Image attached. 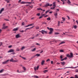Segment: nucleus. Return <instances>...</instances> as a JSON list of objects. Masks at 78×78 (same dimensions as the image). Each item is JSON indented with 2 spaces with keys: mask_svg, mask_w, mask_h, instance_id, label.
Segmentation results:
<instances>
[{
  "mask_svg": "<svg viewBox=\"0 0 78 78\" xmlns=\"http://www.w3.org/2000/svg\"><path fill=\"white\" fill-rule=\"evenodd\" d=\"M67 56L70 58H72L73 57V54L72 53H71L70 54V55L69 54H68L67 55Z\"/></svg>",
  "mask_w": 78,
  "mask_h": 78,
  "instance_id": "nucleus-1",
  "label": "nucleus"
},
{
  "mask_svg": "<svg viewBox=\"0 0 78 78\" xmlns=\"http://www.w3.org/2000/svg\"><path fill=\"white\" fill-rule=\"evenodd\" d=\"M41 33L42 34H44V33H45V34H47V31L44 30H41Z\"/></svg>",
  "mask_w": 78,
  "mask_h": 78,
  "instance_id": "nucleus-2",
  "label": "nucleus"
},
{
  "mask_svg": "<svg viewBox=\"0 0 78 78\" xmlns=\"http://www.w3.org/2000/svg\"><path fill=\"white\" fill-rule=\"evenodd\" d=\"M9 59L6 61H5V62H2V64H7V63H8V62H9Z\"/></svg>",
  "mask_w": 78,
  "mask_h": 78,
  "instance_id": "nucleus-3",
  "label": "nucleus"
},
{
  "mask_svg": "<svg viewBox=\"0 0 78 78\" xmlns=\"http://www.w3.org/2000/svg\"><path fill=\"white\" fill-rule=\"evenodd\" d=\"M52 6V4L50 5L49 3H48L46 4V5H44L45 7H47V6Z\"/></svg>",
  "mask_w": 78,
  "mask_h": 78,
  "instance_id": "nucleus-4",
  "label": "nucleus"
},
{
  "mask_svg": "<svg viewBox=\"0 0 78 78\" xmlns=\"http://www.w3.org/2000/svg\"><path fill=\"white\" fill-rule=\"evenodd\" d=\"M20 37H21V36L20 35V34H18L16 35V38H19Z\"/></svg>",
  "mask_w": 78,
  "mask_h": 78,
  "instance_id": "nucleus-5",
  "label": "nucleus"
},
{
  "mask_svg": "<svg viewBox=\"0 0 78 78\" xmlns=\"http://www.w3.org/2000/svg\"><path fill=\"white\" fill-rule=\"evenodd\" d=\"M14 51L13 50V49H11L9 50V51H8V53H11L12 52H14Z\"/></svg>",
  "mask_w": 78,
  "mask_h": 78,
  "instance_id": "nucleus-6",
  "label": "nucleus"
},
{
  "mask_svg": "<svg viewBox=\"0 0 78 78\" xmlns=\"http://www.w3.org/2000/svg\"><path fill=\"white\" fill-rule=\"evenodd\" d=\"M78 66H76V67H66L65 68V69H67V68H70L71 69H74V68H77V67H78Z\"/></svg>",
  "mask_w": 78,
  "mask_h": 78,
  "instance_id": "nucleus-7",
  "label": "nucleus"
},
{
  "mask_svg": "<svg viewBox=\"0 0 78 78\" xmlns=\"http://www.w3.org/2000/svg\"><path fill=\"white\" fill-rule=\"evenodd\" d=\"M54 16L56 18H57V16H58V13L57 12H55Z\"/></svg>",
  "mask_w": 78,
  "mask_h": 78,
  "instance_id": "nucleus-8",
  "label": "nucleus"
},
{
  "mask_svg": "<svg viewBox=\"0 0 78 78\" xmlns=\"http://www.w3.org/2000/svg\"><path fill=\"white\" fill-rule=\"evenodd\" d=\"M41 56V54H36L35 55V56H34V58L35 57V56H37V57H39V56Z\"/></svg>",
  "mask_w": 78,
  "mask_h": 78,
  "instance_id": "nucleus-9",
  "label": "nucleus"
},
{
  "mask_svg": "<svg viewBox=\"0 0 78 78\" xmlns=\"http://www.w3.org/2000/svg\"><path fill=\"white\" fill-rule=\"evenodd\" d=\"M33 27H34V26L32 27H31L28 28H26L25 30V32H26V30H30V29H31V28H33Z\"/></svg>",
  "mask_w": 78,
  "mask_h": 78,
  "instance_id": "nucleus-10",
  "label": "nucleus"
},
{
  "mask_svg": "<svg viewBox=\"0 0 78 78\" xmlns=\"http://www.w3.org/2000/svg\"><path fill=\"white\" fill-rule=\"evenodd\" d=\"M39 66H38L37 67H35L34 69L35 70H38L39 69Z\"/></svg>",
  "mask_w": 78,
  "mask_h": 78,
  "instance_id": "nucleus-11",
  "label": "nucleus"
},
{
  "mask_svg": "<svg viewBox=\"0 0 78 78\" xmlns=\"http://www.w3.org/2000/svg\"><path fill=\"white\" fill-rule=\"evenodd\" d=\"M44 62H45V61L44 60H42L41 63V65H44Z\"/></svg>",
  "mask_w": 78,
  "mask_h": 78,
  "instance_id": "nucleus-12",
  "label": "nucleus"
},
{
  "mask_svg": "<svg viewBox=\"0 0 78 78\" xmlns=\"http://www.w3.org/2000/svg\"><path fill=\"white\" fill-rule=\"evenodd\" d=\"M3 11H4V8H3L0 11V14H1Z\"/></svg>",
  "mask_w": 78,
  "mask_h": 78,
  "instance_id": "nucleus-13",
  "label": "nucleus"
},
{
  "mask_svg": "<svg viewBox=\"0 0 78 78\" xmlns=\"http://www.w3.org/2000/svg\"><path fill=\"white\" fill-rule=\"evenodd\" d=\"M36 48H34V49L31 50L32 51H36Z\"/></svg>",
  "mask_w": 78,
  "mask_h": 78,
  "instance_id": "nucleus-14",
  "label": "nucleus"
},
{
  "mask_svg": "<svg viewBox=\"0 0 78 78\" xmlns=\"http://www.w3.org/2000/svg\"><path fill=\"white\" fill-rule=\"evenodd\" d=\"M53 6L55 7H56V2H53Z\"/></svg>",
  "mask_w": 78,
  "mask_h": 78,
  "instance_id": "nucleus-15",
  "label": "nucleus"
},
{
  "mask_svg": "<svg viewBox=\"0 0 78 78\" xmlns=\"http://www.w3.org/2000/svg\"><path fill=\"white\" fill-rule=\"evenodd\" d=\"M49 30L50 31H51L52 32H53V29L52 28H50L49 29Z\"/></svg>",
  "mask_w": 78,
  "mask_h": 78,
  "instance_id": "nucleus-16",
  "label": "nucleus"
},
{
  "mask_svg": "<svg viewBox=\"0 0 78 78\" xmlns=\"http://www.w3.org/2000/svg\"><path fill=\"white\" fill-rule=\"evenodd\" d=\"M7 28H8V26H3V27L2 28V29H6Z\"/></svg>",
  "mask_w": 78,
  "mask_h": 78,
  "instance_id": "nucleus-17",
  "label": "nucleus"
},
{
  "mask_svg": "<svg viewBox=\"0 0 78 78\" xmlns=\"http://www.w3.org/2000/svg\"><path fill=\"white\" fill-rule=\"evenodd\" d=\"M17 30H18V28H15L13 30V31H17Z\"/></svg>",
  "mask_w": 78,
  "mask_h": 78,
  "instance_id": "nucleus-18",
  "label": "nucleus"
},
{
  "mask_svg": "<svg viewBox=\"0 0 78 78\" xmlns=\"http://www.w3.org/2000/svg\"><path fill=\"white\" fill-rule=\"evenodd\" d=\"M26 2H25L24 1H23L21 2H20L21 4H26Z\"/></svg>",
  "mask_w": 78,
  "mask_h": 78,
  "instance_id": "nucleus-19",
  "label": "nucleus"
},
{
  "mask_svg": "<svg viewBox=\"0 0 78 78\" xmlns=\"http://www.w3.org/2000/svg\"><path fill=\"white\" fill-rule=\"evenodd\" d=\"M61 64H62V66H64L65 64V62H61Z\"/></svg>",
  "mask_w": 78,
  "mask_h": 78,
  "instance_id": "nucleus-20",
  "label": "nucleus"
},
{
  "mask_svg": "<svg viewBox=\"0 0 78 78\" xmlns=\"http://www.w3.org/2000/svg\"><path fill=\"white\" fill-rule=\"evenodd\" d=\"M37 10L39 11V10H41V11H43L42 9H41V8H38L37 9Z\"/></svg>",
  "mask_w": 78,
  "mask_h": 78,
  "instance_id": "nucleus-21",
  "label": "nucleus"
},
{
  "mask_svg": "<svg viewBox=\"0 0 78 78\" xmlns=\"http://www.w3.org/2000/svg\"><path fill=\"white\" fill-rule=\"evenodd\" d=\"M32 77H35V78H39V77H38V76L36 75H34L33 76H32Z\"/></svg>",
  "mask_w": 78,
  "mask_h": 78,
  "instance_id": "nucleus-22",
  "label": "nucleus"
},
{
  "mask_svg": "<svg viewBox=\"0 0 78 78\" xmlns=\"http://www.w3.org/2000/svg\"><path fill=\"white\" fill-rule=\"evenodd\" d=\"M10 62H13L14 61V59H13V58H12L10 60Z\"/></svg>",
  "mask_w": 78,
  "mask_h": 78,
  "instance_id": "nucleus-23",
  "label": "nucleus"
},
{
  "mask_svg": "<svg viewBox=\"0 0 78 78\" xmlns=\"http://www.w3.org/2000/svg\"><path fill=\"white\" fill-rule=\"evenodd\" d=\"M13 62H18V60H13Z\"/></svg>",
  "mask_w": 78,
  "mask_h": 78,
  "instance_id": "nucleus-24",
  "label": "nucleus"
},
{
  "mask_svg": "<svg viewBox=\"0 0 78 78\" xmlns=\"http://www.w3.org/2000/svg\"><path fill=\"white\" fill-rule=\"evenodd\" d=\"M25 47L23 46L22 47V48H21V50H23V49H25Z\"/></svg>",
  "mask_w": 78,
  "mask_h": 78,
  "instance_id": "nucleus-25",
  "label": "nucleus"
},
{
  "mask_svg": "<svg viewBox=\"0 0 78 78\" xmlns=\"http://www.w3.org/2000/svg\"><path fill=\"white\" fill-rule=\"evenodd\" d=\"M64 43H65V42L62 41L59 44V45H61V44H64Z\"/></svg>",
  "mask_w": 78,
  "mask_h": 78,
  "instance_id": "nucleus-26",
  "label": "nucleus"
},
{
  "mask_svg": "<svg viewBox=\"0 0 78 78\" xmlns=\"http://www.w3.org/2000/svg\"><path fill=\"white\" fill-rule=\"evenodd\" d=\"M65 1H66V0H65ZM68 2H67V3H71V2H70V1L69 0H67Z\"/></svg>",
  "mask_w": 78,
  "mask_h": 78,
  "instance_id": "nucleus-27",
  "label": "nucleus"
},
{
  "mask_svg": "<svg viewBox=\"0 0 78 78\" xmlns=\"http://www.w3.org/2000/svg\"><path fill=\"white\" fill-rule=\"evenodd\" d=\"M48 72V70H45L43 71V72L44 73H46V72Z\"/></svg>",
  "mask_w": 78,
  "mask_h": 78,
  "instance_id": "nucleus-28",
  "label": "nucleus"
},
{
  "mask_svg": "<svg viewBox=\"0 0 78 78\" xmlns=\"http://www.w3.org/2000/svg\"><path fill=\"white\" fill-rule=\"evenodd\" d=\"M51 19L50 17H48L47 18V20L48 21L50 20Z\"/></svg>",
  "mask_w": 78,
  "mask_h": 78,
  "instance_id": "nucleus-29",
  "label": "nucleus"
},
{
  "mask_svg": "<svg viewBox=\"0 0 78 78\" xmlns=\"http://www.w3.org/2000/svg\"><path fill=\"white\" fill-rule=\"evenodd\" d=\"M55 7H53L51 8V9H55Z\"/></svg>",
  "mask_w": 78,
  "mask_h": 78,
  "instance_id": "nucleus-30",
  "label": "nucleus"
},
{
  "mask_svg": "<svg viewBox=\"0 0 78 78\" xmlns=\"http://www.w3.org/2000/svg\"><path fill=\"white\" fill-rule=\"evenodd\" d=\"M4 69H2L1 70H0V73H2L3 72Z\"/></svg>",
  "mask_w": 78,
  "mask_h": 78,
  "instance_id": "nucleus-31",
  "label": "nucleus"
},
{
  "mask_svg": "<svg viewBox=\"0 0 78 78\" xmlns=\"http://www.w3.org/2000/svg\"><path fill=\"white\" fill-rule=\"evenodd\" d=\"M23 69L24 70H26V68L25 67H23Z\"/></svg>",
  "mask_w": 78,
  "mask_h": 78,
  "instance_id": "nucleus-32",
  "label": "nucleus"
},
{
  "mask_svg": "<svg viewBox=\"0 0 78 78\" xmlns=\"http://www.w3.org/2000/svg\"><path fill=\"white\" fill-rule=\"evenodd\" d=\"M56 12H57L58 11H59V9H56Z\"/></svg>",
  "mask_w": 78,
  "mask_h": 78,
  "instance_id": "nucleus-33",
  "label": "nucleus"
},
{
  "mask_svg": "<svg viewBox=\"0 0 78 78\" xmlns=\"http://www.w3.org/2000/svg\"><path fill=\"white\" fill-rule=\"evenodd\" d=\"M62 19H63V20H62L63 21H65V20H66L65 19V18L64 17H62Z\"/></svg>",
  "mask_w": 78,
  "mask_h": 78,
  "instance_id": "nucleus-34",
  "label": "nucleus"
},
{
  "mask_svg": "<svg viewBox=\"0 0 78 78\" xmlns=\"http://www.w3.org/2000/svg\"><path fill=\"white\" fill-rule=\"evenodd\" d=\"M36 30H39V27L37 26L36 27Z\"/></svg>",
  "mask_w": 78,
  "mask_h": 78,
  "instance_id": "nucleus-35",
  "label": "nucleus"
},
{
  "mask_svg": "<svg viewBox=\"0 0 78 78\" xmlns=\"http://www.w3.org/2000/svg\"><path fill=\"white\" fill-rule=\"evenodd\" d=\"M59 34V33L56 32V33L55 34L56 35H58V34Z\"/></svg>",
  "mask_w": 78,
  "mask_h": 78,
  "instance_id": "nucleus-36",
  "label": "nucleus"
},
{
  "mask_svg": "<svg viewBox=\"0 0 78 78\" xmlns=\"http://www.w3.org/2000/svg\"><path fill=\"white\" fill-rule=\"evenodd\" d=\"M53 33V32H51V31H50V32H49V34H51Z\"/></svg>",
  "mask_w": 78,
  "mask_h": 78,
  "instance_id": "nucleus-37",
  "label": "nucleus"
},
{
  "mask_svg": "<svg viewBox=\"0 0 78 78\" xmlns=\"http://www.w3.org/2000/svg\"><path fill=\"white\" fill-rule=\"evenodd\" d=\"M64 69H62V68H61V69H57V70H63Z\"/></svg>",
  "mask_w": 78,
  "mask_h": 78,
  "instance_id": "nucleus-38",
  "label": "nucleus"
},
{
  "mask_svg": "<svg viewBox=\"0 0 78 78\" xmlns=\"http://www.w3.org/2000/svg\"><path fill=\"white\" fill-rule=\"evenodd\" d=\"M16 51H20V49H19V48H17L16 49Z\"/></svg>",
  "mask_w": 78,
  "mask_h": 78,
  "instance_id": "nucleus-39",
  "label": "nucleus"
},
{
  "mask_svg": "<svg viewBox=\"0 0 78 78\" xmlns=\"http://www.w3.org/2000/svg\"><path fill=\"white\" fill-rule=\"evenodd\" d=\"M74 27L75 29H76V28H77V26L75 25L74 26Z\"/></svg>",
  "mask_w": 78,
  "mask_h": 78,
  "instance_id": "nucleus-40",
  "label": "nucleus"
},
{
  "mask_svg": "<svg viewBox=\"0 0 78 78\" xmlns=\"http://www.w3.org/2000/svg\"><path fill=\"white\" fill-rule=\"evenodd\" d=\"M17 72L18 73H22V72H21V71L19 72V70H17Z\"/></svg>",
  "mask_w": 78,
  "mask_h": 78,
  "instance_id": "nucleus-41",
  "label": "nucleus"
},
{
  "mask_svg": "<svg viewBox=\"0 0 78 78\" xmlns=\"http://www.w3.org/2000/svg\"><path fill=\"white\" fill-rule=\"evenodd\" d=\"M20 32L21 33H23L24 32V31H23V30H21L20 31Z\"/></svg>",
  "mask_w": 78,
  "mask_h": 78,
  "instance_id": "nucleus-42",
  "label": "nucleus"
},
{
  "mask_svg": "<svg viewBox=\"0 0 78 78\" xmlns=\"http://www.w3.org/2000/svg\"><path fill=\"white\" fill-rule=\"evenodd\" d=\"M60 52H64V51L63 50H60Z\"/></svg>",
  "mask_w": 78,
  "mask_h": 78,
  "instance_id": "nucleus-43",
  "label": "nucleus"
},
{
  "mask_svg": "<svg viewBox=\"0 0 78 78\" xmlns=\"http://www.w3.org/2000/svg\"><path fill=\"white\" fill-rule=\"evenodd\" d=\"M75 78H78V76H77V75H76L75 76Z\"/></svg>",
  "mask_w": 78,
  "mask_h": 78,
  "instance_id": "nucleus-44",
  "label": "nucleus"
},
{
  "mask_svg": "<svg viewBox=\"0 0 78 78\" xmlns=\"http://www.w3.org/2000/svg\"><path fill=\"white\" fill-rule=\"evenodd\" d=\"M34 25V24H30V25H29V26H32V25Z\"/></svg>",
  "mask_w": 78,
  "mask_h": 78,
  "instance_id": "nucleus-45",
  "label": "nucleus"
},
{
  "mask_svg": "<svg viewBox=\"0 0 78 78\" xmlns=\"http://www.w3.org/2000/svg\"><path fill=\"white\" fill-rule=\"evenodd\" d=\"M29 2H26V4H29Z\"/></svg>",
  "mask_w": 78,
  "mask_h": 78,
  "instance_id": "nucleus-46",
  "label": "nucleus"
},
{
  "mask_svg": "<svg viewBox=\"0 0 78 78\" xmlns=\"http://www.w3.org/2000/svg\"><path fill=\"white\" fill-rule=\"evenodd\" d=\"M44 51H41L40 52V53H43V52Z\"/></svg>",
  "mask_w": 78,
  "mask_h": 78,
  "instance_id": "nucleus-47",
  "label": "nucleus"
},
{
  "mask_svg": "<svg viewBox=\"0 0 78 78\" xmlns=\"http://www.w3.org/2000/svg\"><path fill=\"white\" fill-rule=\"evenodd\" d=\"M76 72H78V69H76Z\"/></svg>",
  "mask_w": 78,
  "mask_h": 78,
  "instance_id": "nucleus-48",
  "label": "nucleus"
},
{
  "mask_svg": "<svg viewBox=\"0 0 78 78\" xmlns=\"http://www.w3.org/2000/svg\"><path fill=\"white\" fill-rule=\"evenodd\" d=\"M50 60L49 59H48L47 60V62H48V61H50Z\"/></svg>",
  "mask_w": 78,
  "mask_h": 78,
  "instance_id": "nucleus-49",
  "label": "nucleus"
},
{
  "mask_svg": "<svg viewBox=\"0 0 78 78\" xmlns=\"http://www.w3.org/2000/svg\"><path fill=\"white\" fill-rule=\"evenodd\" d=\"M67 17L68 18V19H70V17H69V16H67Z\"/></svg>",
  "mask_w": 78,
  "mask_h": 78,
  "instance_id": "nucleus-50",
  "label": "nucleus"
},
{
  "mask_svg": "<svg viewBox=\"0 0 78 78\" xmlns=\"http://www.w3.org/2000/svg\"><path fill=\"white\" fill-rule=\"evenodd\" d=\"M21 58H23V59H26V58H24L23 57H21Z\"/></svg>",
  "mask_w": 78,
  "mask_h": 78,
  "instance_id": "nucleus-51",
  "label": "nucleus"
},
{
  "mask_svg": "<svg viewBox=\"0 0 78 78\" xmlns=\"http://www.w3.org/2000/svg\"><path fill=\"white\" fill-rule=\"evenodd\" d=\"M37 16H40V13H38L37 14Z\"/></svg>",
  "mask_w": 78,
  "mask_h": 78,
  "instance_id": "nucleus-52",
  "label": "nucleus"
},
{
  "mask_svg": "<svg viewBox=\"0 0 78 78\" xmlns=\"http://www.w3.org/2000/svg\"><path fill=\"white\" fill-rule=\"evenodd\" d=\"M61 59H62V55H60Z\"/></svg>",
  "mask_w": 78,
  "mask_h": 78,
  "instance_id": "nucleus-53",
  "label": "nucleus"
},
{
  "mask_svg": "<svg viewBox=\"0 0 78 78\" xmlns=\"http://www.w3.org/2000/svg\"><path fill=\"white\" fill-rule=\"evenodd\" d=\"M39 36V34H37V35H36L35 37H37V36Z\"/></svg>",
  "mask_w": 78,
  "mask_h": 78,
  "instance_id": "nucleus-54",
  "label": "nucleus"
},
{
  "mask_svg": "<svg viewBox=\"0 0 78 78\" xmlns=\"http://www.w3.org/2000/svg\"><path fill=\"white\" fill-rule=\"evenodd\" d=\"M64 58H63V59H61V61H64Z\"/></svg>",
  "mask_w": 78,
  "mask_h": 78,
  "instance_id": "nucleus-55",
  "label": "nucleus"
},
{
  "mask_svg": "<svg viewBox=\"0 0 78 78\" xmlns=\"http://www.w3.org/2000/svg\"><path fill=\"white\" fill-rule=\"evenodd\" d=\"M50 11V10H48L46 11V12H49V11Z\"/></svg>",
  "mask_w": 78,
  "mask_h": 78,
  "instance_id": "nucleus-56",
  "label": "nucleus"
},
{
  "mask_svg": "<svg viewBox=\"0 0 78 78\" xmlns=\"http://www.w3.org/2000/svg\"><path fill=\"white\" fill-rule=\"evenodd\" d=\"M36 45H40V44H39L38 43H36Z\"/></svg>",
  "mask_w": 78,
  "mask_h": 78,
  "instance_id": "nucleus-57",
  "label": "nucleus"
},
{
  "mask_svg": "<svg viewBox=\"0 0 78 78\" xmlns=\"http://www.w3.org/2000/svg\"><path fill=\"white\" fill-rule=\"evenodd\" d=\"M44 15H45V14H42L41 16H42V17L43 16H44Z\"/></svg>",
  "mask_w": 78,
  "mask_h": 78,
  "instance_id": "nucleus-58",
  "label": "nucleus"
},
{
  "mask_svg": "<svg viewBox=\"0 0 78 78\" xmlns=\"http://www.w3.org/2000/svg\"><path fill=\"white\" fill-rule=\"evenodd\" d=\"M57 64H58V65H59V64H60V63L59 62H57Z\"/></svg>",
  "mask_w": 78,
  "mask_h": 78,
  "instance_id": "nucleus-59",
  "label": "nucleus"
},
{
  "mask_svg": "<svg viewBox=\"0 0 78 78\" xmlns=\"http://www.w3.org/2000/svg\"><path fill=\"white\" fill-rule=\"evenodd\" d=\"M64 60H65L66 59H67V57H65V58H64Z\"/></svg>",
  "mask_w": 78,
  "mask_h": 78,
  "instance_id": "nucleus-60",
  "label": "nucleus"
},
{
  "mask_svg": "<svg viewBox=\"0 0 78 78\" xmlns=\"http://www.w3.org/2000/svg\"><path fill=\"white\" fill-rule=\"evenodd\" d=\"M34 37H33L32 38H30V39H34Z\"/></svg>",
  "mask_w": 78,
  "mask_h": 78,
  "instance_id": "nucleus-61",
  "label": "nucleus"
},
{
  "mask_svg": "<svg viewBox=\"0 0 78 78\" xmlns=\"http://www.w3.org/2000/svg\"><path fill=\"white\" fill-rule=\"evenodd\" d=\"M29 27V25H27V26H25V27Z\"/></svg>",
  "mask_w": 78,
  "mask_h": 78,
  "instance_id": "nucleus-62",
  "label": "nucleus"
},
{
  "mask_svg": "<svg viewBox=\"0 0 78 78\" xmlns=\"http://www.w3.org/2000/svg\"><path fill=\"white\" fill-rule=\"evenodd\" d=\"M11 47H12V46L10 45L9 47V48H11Z\"/></svg>",
  "mask_w": 78,
  "mask_h": 78,
  "instance_id": "nucleus-63",
  "label": "nucleus"
},
{
  "mask_svg": "<svg viewBox=\"0 0 78 78\" xmlns=\"http://www.w3.org/2000/svg\"><path fill=\"white\" fill-rule=\"evenodd\" d=\"M21 0H20L19 1V2H18V3H20V2H21Z\"/></svg>",
  "mask_w": 78,
  "mask_h": 78,
  "instance_id": "nucleus-64",
  "label": "nucleus"
}]
</instances>
